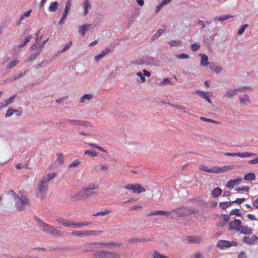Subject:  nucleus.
Masks as SVG:
<instances>
[{
	"mask_svg": "<svg viewBox=\"0 0 258 258\" xmlns=\"http://www.w3.org/2000/svg\"><path fill=\"white\" fill-rule=\"evenodd\" d=\"M201 63L203 66H206L209 64L208 57L205 54H201Z\"/></svg>",
	"mask_w": 258,
	"mask_h": 258,
	"instance_id": "nucleus-31",
	"label": "nucleus"
},
{
	"mask_svg": "<svg viewBox=\"0 0 258 258\" xmlns=\"http://www.w3.org/2000/svg\"><path fill=\"white\" fill-rule=\"evenodd\" d=\"M176 57L178 58H188L189 57L188 55L184 53H181L179 55H176Z\"/></svg>",
	"mask_w": 258,
	"mask_h": 258,
	"instance_id": "nucleus-63",
	"label": "nucleus"
},
{
	"mask_svg": "<svg viewBox=\"0 0 258 258\" xmlns=\"http://www.w3.org/2000/svg\"><path fill=\"white\" fill-rule=\"evenodd\" d=\"M19 60L17 58L10 62L8 66H7L6 69H13L14 68L19 62Z\"/></svg>",
	"mask_w": 258,
	"mask_h": 258,
	"instance_id": "nucleus-41",
	"label": "nucleus"
},
{
	"mask_svg": "<svg viewBox=\"0 0 258 258\" xmlns=\"http://www.w3.org/2000/svg\"><path fill=\"white\" fill-rule=\"evenodd\" d=\"M110 49L108 48H105L104 50H103L98 55L95 56V59L96 61H98L100 58L103 57L104 55L107 54L109 52H110Z\"/></svg>",
	"mask_w": 258,
	"mask_h": 258,
	"instance_id": "nucleus-26",
	"label": "nucleus"
},
{
	"mask_svg": "<svg viewBox=\"0 0 258 258\" xmlns=\"http://www.w3.org/2000/svg\"><path fill=\"white\" fill-rule=\"evenodd\" d=\"M68 14V13L64 12V13L63 14V15H62L60 20L59 21V25H62L63 24L65 20L67 18Z\"/></svg>",
	"mask_w": 258,
	"mask_h": 258,
	"instance_id": "nucleus-57",
	"label": "nucleus"
},
{
	"mask_svg": "<svg viewBox=\"0 0 258 258\" xmlns=\"http://www.w3.org/2000/svg\"><path fill=\"white\" fill-rule=\"evenodd\" d=\"M40 30H39L36 34V43L33 44L31 47L30 49L31 50H34L35 49V47L36 45V43H39L42 39V35H41L39 37H38L39 35L40 34Z\"/></svg>",
	"mask_w": 258,
	"mask_h": 258,
	"instance_id": "nucleus-30",
	"label": "nucleus"
},
{
	"mask_svg": "<svg viewBox=\"0 0 258 258\" xmlns=\"http://www.w3.org/2000/svg\"><path fill=\"white\" fill-rule=\"evenodd\" d=\"M199 169L201 170H202V171H205L207 172L215 173V167H213L212 168H209L207 166L201 165L200 166Z\"/></svg>",
	"mask_w": 258,
	"mask_h": 258,
	"instance_id": "nucleus-29",
	"label": "nucleus"
},
{
	"mask_svg": "<svg viewBox=\"0 0 258 258\" xmlns=\"http://www.w3.org/2000/svg\"><path fill=\"white\" fill-rule=\"evenodd\" d=\"M13 195L16 199V206L18 209L21 210L25 206L28 204L29 199L26 196L20 197L13 191Z\"/></svg>",
	"mask_w": 258,
	"mask_h": 258,
	"instance_id": "nucleus-5",
	"label": "nucleus"
},
{
	"mask_svg": "<svg viewBox=\"0 0 258 258\" xmlns=\"http://www.w3.org/2000/svg\"><path fill=\"white\" fill-rule=\"evenodd\" d=\"M229 220V216L227 214H223L221 215V217L219 218V221L217 223V226L219 227H222L224 226L226 223H228Z\"/></svg>",
	"mask_w": 258,
	"mask_h": 258,
	"instance_id": "nucleus-17",
	"label": "nucleus"
},
{
	"mask_svg": "<svg viewBox=\"0 0 258 258\" xmlns=\"http://www.w3.org/2000/svg\"><path fill=\"white\" fill-rule=\"evenodd\" d=\"M232 204V202H223L219 203V207L222 209H226L228 207H230Z\"/></svg>",
	"mask_w": 258,
	"mask_h": 258,
	"instance_id": "nucleus-37",
	"label": "nucleus"
},
{
	"mask_svg": "<svg viewBox=\"0 0 258 258\" xmlns=\"http://www.w3.org/2000/svg\"><path fill=\"white\" fill-rule=\"evenodd\" d=\"M242 178L239 177L237 179L229 180L226 184V186L229 188H233L235 185H238L241 181Z\"/></svg>",
	"mask_w": 258,
	"mask_h": 258,
	"instance_id": "nucleus-19",
	"label": "nucleus"
},
{
	"mask_svg": "<svg viewBox=\"0 0 258 258\" xmlns=\"http://www.w3.org/2000/svg\"><path fill=\"white\" fill-rule=\"evenodd\" d=\"M248 163L250 164H258V157H257V158H255L254 159L249 160L248 162Z\"/></svg>",
	"mask_w": 258,
	"mask_h": 258,
	"instance_id": "nucleus-64",
	"label": "nucleus"
},
{
	"mask_svg": "<svg viewBox=\"0 0 258 258\" xmlns=\"http://www.w3.org/2000/svg\"><path fill=\"white\" fill-rule=\"evenodd\" d=\"M110 212L111 211L109 210H105L104 211H100L95 214H93V216L95 217L99 216H105L106 215L109 214Z\"/></svg>",
	"mask_w": 258,
	"mask_h": 258,
	"instance_id": "nucleus-40",
	"label": "nucleus"
},
{
	"mask_svg": "<svg viewBox=\"0 0 258 258\" xmlns=\"http://www.w3.org/2000/svg\"><path fill=\"white\" fill-rule=\"evenodd\" d=\"M56 221L58 223L66 227H70L71 220H66L62 218H57Z\"/></svg>",
	"mask_w": 258,
	"mask_h": 258,
	"instance_id": "nucleus-22",
	"label": "nucleus"
},
{
	"mask_svg": "<svg viewBox=\"0 0 258 258\" xmlns=\"http://www.w3.org/2000/svg\"><path fill=\"white\" fill-rule=\"evenodd\" d=\"M229 215L230 216L232 215H235L236 216H240L241 214L239 213V209H233L229 212Z\"/></svg>",
	"mask_w": 258,
	"mask_h": 258,
	"instance_id": "nucleus-48",
	"label": "nucleus"
},
{
	"mask_svg": "<svg viewBox=\"0 0 258 258\" xmlns=\"http://www.w3.org/2000/svg\"><path fill=\"white\" fill-rule=\"evenodd\" d=\"M164 30H162L161 29H159L157 32L153 35L152 37V39L154 40L158 38L163 33Z\"/></svg>",
	"mask_w": 258,
	"mask_h": 258,
	"instance_id": "nucleus-50",
	"label": "nucleus"
},
{
	"mask_svg": "<svg viewBox=\"0 0 258 258\" xmlns=\"http://www.w3.org/2000/svg\"><path fill=\"white\" fill-rule=\"evenodd\" d=\"M17 96V95L12 96L10 97L8 99L4 101V102L6 106H8L9 104H11L15 99V97Z\"/></svg>",
	"mask_w": 258,
	"mask_h": 258,
	"instance_id": "nucleus-52",
	"label": "nucleus"
},
{
	"mask_svg": "<svg viewBox=\"0 0 258 258\" xmlns=\"http://www.w3.org/2000/svg\"><path fill=\"white\" fill-rule=\"evenodd\" d=\"M103 233V231L99 230H85V231H75L72 232V235L73 236L81 237V236H89L91 235H99Z\"/></svg>",
	"mask_w": 258,
	"mask_h": 258,
	"instance_id": "nucleus-6",
	"label": "nucleus"
},
{
	"mask_svg": "<svg viewBox=\"0 0 258 258\" xmlns=\"http://www.w3.org/2000/svg\"><path fill=\"white\" fill-rule=\"evenodd\" d=\"M80 162L79 159H75L73 162L69 164V167L70 168L75 167L80 164Z\"/></svg>",
	"mask_w": 258,
	"mask_h": 258,
	"instance_id": "nucleus-53",
	"label": "nucleus"
},
{
	"mask_svg": "<svg viewBox=\"0 0 258 258\" xmlns=\"http://www.w3.org/2000/svg\"><path fill=\"white\" fill-rule=\"evenodd\" d=\"M17 111V110L16 109L9 108L6 112V117H10L12 115L13 113L16 112Z\"/></svg>",
	"mask_w": 258,
	"mask_h": 258,
	"instance_id": "nucleus-51",
	"label": "nucleus"
},
{
	"mask_svg": "<svg viewBox=\"0 0 258 258\" xmlns=\"http://www.w3.org/2000/svg\"><path fill=\"white\" fill-rule=\"evenodd\" d=\"M95 258H119V254L117 252L99 250L94 254Z\"/></svg>",
	"mask_w": 258,
	"mask_h": 258,
	"instance_id": "nucleus-4",
	"label": "nucleus"
},
{
	"mask_svg": "<svg viewBox=\"0 0 258 258\" xmlns=\"http://www.w3.org/2000/svg\"><path fill=\"white\" fill-rule=\"evenodd\" d=\"M200 119L204 121H206V122H212V123H217V122L214 120H213V119H209V118H205V117H200Z\"/></svg>",
	"mask_w": 258,
	"mask_h": 258,
	"instance_id": "nucleus-59",
	"label": "nucleus"
},
{
	"mask_svg": "<svg viewBox=\"0 0 258 258\" xmlns=\"http://www.w3.org/2000/svg\"><path fill=\"white\" fill-rule=\"evenodd\" d=\"M37 224L39 228L44 232L53 236L59 237L61 236L60 232L53 226L49 225L42 220L37 221Z\"/></svg>",
	"mask_w": 258,
	"mask_h": 258,
	"instance_id": "nucleus-3",
	"label": "nucleus"
},
{
	"mask_svg": "<svg viewBox=\"0 0 258 258\" xmlns=\"http://www.w3.org/2000/svg\"><path fill=\"white\" fill-rule=\"evenodd\" d=\"M228 230L240 232L245 235H251L253 229L248 225H242L241 221L237 219L230 221L228 222Z\"/></svg>",
	"mask_w": 258,
	"mask_h": 258,
	"instance_id": "nucleus-2",
	"label": "nucleus"
},
{
	"mask_svg": "<svg viewBox=\"0 0 258 258\" xmlns=\"http://www.w3.org/2000/svg\"><path fill=\"white\" fill-rule=\"evenodd\" d=\"M195 93L199 94L203 98L206 99L209 103H211L212 102L211 100L209 98L208 92L197 90Z\"/></svg>",
	"mask_w": 258,
	"mask_h": 258,
	"instance_id": "nucleus-23",
	"label": "nucleus"
},
{
	"mask_svg": "<svg viewBox=\"0 0 258 258\" xmlns=\"http://www.w3.org/2000/svg\"><path fill=\"white\" fill-rule=\"evenodd\" d=\"M246 89H250L249 87H238L234 89H230L226 92L225 96L228 98H230L237 94L238 92H242Z\"/></svg>",
	"mask_w": 258,
	"mask_h": 258,
	"instance_id": "nucleus-10",
	"label": "nucleus"
},
{
	"mask_svg": "<svg viewBox=\"0 0 258 258\" xmlns=\"http://www.w3.org/2000/svg\"><path fill=\"white\" fill-rule=\"evenodd\" d=\"M63 156L62 153H60L57 154V160L59 161L60 163H62L63 162Z\"/></svg>",
	"mask_w": 258,
	"mask_h": 258,
	"instance_id": "nucleus-61",
	"label": "nucleus"
},
{
	"mask_svg": "<svg viewBox=\"0 0 258 258\" xmlns=\"http://www.w3.org/2000/svg\"><path fill=\"white\" fill-rule=\"evenodd\" d=\"M245 200V198H237L235 201H232V203L241 204Z\"/></svg>",
	"mask_w": 258,
	"mask_h": 258,
	"instance_id": "nucleus-62",
	"label": "nucleus"
},
{
	"mask_svg": "<svg viewBox=\"0 0 258 258\" xmlns=\"http://www.w3.org/2000/svg\"><path fill=\"white\" fill-rule=\"evenodd\" d=\"M258 237L254 235L246 236L242 239V242L248 245L254 244L257 242Z\"/></svg>",
	"mask_w": 258,
	"mask_h": 258,
	"instance_id": "nucleus-13",
	"label": "nucleus"
},
{
	"mask_svg": "<svg viewBox=\"0 0 258 258\" xmlns=\"http://www.w3.org/2000/svg\"><path fill=\"white\" fill-rule=\"evenodd\" d=\"M200 48V45L197 43L192 44L191 46V49L193 51H197Z\"/></svg>",
	"mask_w": 258,
	"mask_h": 258,
	"instance_id": "nucleus-55",
	"label": "nucleus"
},
{
	"mask_svg": "<svg viewBox=\"0 0 258 258\" xmlns=\"http://www.w3.org/2000/svg\"><path fill=\"white\" fill-rule=\"evenodd\" d=\"M58 6V3L57 2H52L50 4L49 7V11L50 12H55L57 9Z\"/></svg>",
	"mask_w": 258,
	"mask_h": 258,
	"instance_id": "nucleus-33",
	"label": "nucleus"
},
{
	"mask_svg": "<svg viewBox=\"0 0 258 258\" xmlns=\"http://www.w3.org/2000/svg\"><path fill=\"white\" fill-rule=\"evenodd\" d=\"M72 199L74 201H81L86 199L84 190L82 188L78 192L72 196Z\"/></svg>",
	"mask_w": 258,
	"mask_h": 258,
	"instance_id": "nucleus-14",
	"label": "nucleus"
},
{
	"mask_svg": "<svg viewBox=\"0 0 258 258\" xmlns=\"http://www.w3.org/2000/svg\"><path fill=\"white\" fill-rule=\"evenodd\" d=\"M171 84H172V83L171 82V78H166L163 79V81L160 82L159 83V85L160 86H163V85H166Z\"/></svg>",
	"mask_w": 258,
	"mask_h": 258,
	"instance_id": "nucleus-44",
	"label": "nucleus"
},
{
	"mask_svg": "<svg viewBox=\"0 0 258 258\" xmlns=\"http://www.w3.org/2000/svg\"><path fill=\"white\" fill-rule=\"evenodd\" d=\"M121 243L120 242H108V247H118L121 246Z\"/></svg>",
	"mask_w": 258,
	"mask_h": 258,
	"instance_id": "nucleus-56",
	"label": "nucleus"
},
{
	"mask_svg": "<svg viewBox=\"0 0 258 258\" xmlns=\"http://www.w3.org/2000/svg\"><path fill=\"white\" fill-rule=\"evenodd\" d=\"M31 12V10H30L26 11L22 15H21L20 16V21L18 22V25H19L20 24L21 21L23 20L25 18V17H28L30 15Z\"/></svg>",
	"mask_w": 258,
	"mask_h": 258,
	"instance_id": "nucleus-39",
	"label": "nucleus"
},
{
	"mask_svg": "<svg viewBox=\"0 0 258 258\" xmlns=\"http://www.w3.org/2000/svg\"><path fill=\"white\" fill-rule=\"evenodd\" d=\"M90 27V25H83L79 28V32L81 33L83 36H84L86 31L88 30V28Z\"/></svg>",
	"mask_w": 258,
	"mask_h": 258,
	"instance_id": "nucleus-32",
	"label": "nucleus"
},
{
	"mask_svg": "<svg viewBox=\"0 0 258 258\" xmlns=\"http://www.w3.org/2000/svg\"><path fill=\"white\" fill-rule=\"evenodd\" d=\"M168 43L171 46H174L180 45L181 44V42L180 40H172L169 42Z\"/></svg>",
	"mask_w": 258,
	"mask_h": 258,
	"instance_id": "nucleus-54",
	"label": "nucleus"
},
{
	"mask_svg": "<svg viewBox=\"0 0 258 258\" xmlns=\"http://www.w3.org/2000/svg\"><path fill=\"white\" fill-rule=\"evenodd\" d=\"M186 240L188 243H200L202 241L203 238L198 236H188L186 237Z\"/></svg>",
	"mask_w": 258,
	"mask_h": 258,
	"instance_id": "nucleus-18",
	"label": "nucleus"
},
{
	"mask_svg": "<svg viewBox=\"0 0 258 258\" xmlns=\"http://www.w3.org/2000/svg\"><path fill=\"white\" fill-rule=\"evenodd\" d=\"M235 190L238 192H240L241 191H248L249 190V188L248 186H244L241 188H236Z\"/></svg>",
	"mask_w": 258,
	"mask_h": 258,
	"instance_id": "nucleus-60",
	"label": "nucleus"
},
{
	"mask_svg": "<svg viewBox=\"0 0 258 258\" xmlns=\"http://www.w3.org/2000/svg\"><path fill=\"white\" fill-rule=\"evenodd\" d=\"M256 154L254 153H248V152H243V153H240V152H237V153H229V152H226L225 153V155L226 156H232V157H234V156H237V157H241V158H244V157H250V156H255Z\"/></svg>",
	"mask_w": 258,
	"mask_h": 258,
	"instance_id": "nucleus-12",
	"label": "nucleus"
},
{
	"mask_svg": "<svg viewBox=\"0 0 258 258\" xmlns=\"http://www.w3.org/2000/svg\"><path fill=\"white\" fill-rule=\"evenodd\" d=\"M171 212H175L178 217H182L191 215L195 213L196 211L195 209L192 208L183 207L172 210Z\"/></svg>",
	"mask_w": 258,
	"mask_h": 258,
	"instance_id": "nucleus-7",
	"label": "nucleus"
},
{
	"mask_svg": "<svg viewBox=\"0 0 258 258\" xmlns=\"http://www.w3.org/2000/svg\"><path fill=\"white\" fill-rule=\"evenodd\" d=\"M99 244L98 242H91L86 244L84 245V251H92L95 249L99 248Z\"/></svg>",
	"mask_w": 258,
	"mask_h": 258,
	"instance_id": "nucleus-16",
	"label": "nucleus"
},
{
	"mask_svg": "<svg viewBox=\"0 0 258 258\" xmlns=\"http://www.w3.org/2000/svg\"><path fill=\"white\" fill-rule=\"evenodd\" d=\"M49 40V38H48L45 40H44L42 42V45L40 46V47L38 48V51L34 54H31L29 57V60H32L35 59L39 54V53L40 51L42 49V48L44 46L45 44L47 42V41Z\"/></svg>",
	"mask_w": 258,
	"mask_h": 258,
	"instance_id": "nucleus-21",
	"label": "nucleus"
},
{
	"mask_svg": "<svg viewBox=\"0 0 258 258\" xmlns=\"http://www.w3.org/2000/svg\"><path fill=\"white\" fill-rule=\"evenodd\" d=\"M66 121L73 125H79L80 124V120L74 119H67Z\"/></svg>",
	"mask_w": 258,
	"mask_h": 258,
	"instance_id": "nucleus-47",
	"label": "nucleus"
},
{
	"mask_svg": "<svg viewBox=\"0 0 258 258\" xmlns=\"http://www.w3.org/2000/svg\"><path fill=\"white\" fill-rule=\"evenodd\" d=\"M84 154L89 155L92 157H96L97 156V153L95 151H92L91 150H87L84 152Z\"/></svg>",
	"mask_w": 258,
	"mask_h": 258,
	"instance_id": "nucleus-45",
	"label": "nucleus"
},
{
	"mask_svg": "<svg viewBox=\"0 0 258 258\" xmlns=\"http://www.w3.org/2000/svg\"><path fill=\"white\" fill-rule=\"evenodd\" d=\"M234 168V165H225L222 167L215 166V173L227 172Z\"/></svg>",
	"mask_w": 258,
	"mask_h": 258,
	"instance_id": "nucleus-15",
	"label": "nucleus"
},
{
	"mask_svg": "<svg viewBox=\"0 0 258 258\" xmlns=\"http://www.w3.org/2000/svg\"><path fill=\"white\" fill-rule=\"evenodd\" d=\"M70 227L74 228H80L81 227V222H75L71 220Z\"/></svg>",
	"mask_w": 258,
	"mask_h": 258,
	"instance_id": "nucleus-38",
	"label": "nucleus"
},
{
	"mask_svg": "<svg viewBox=\"0 0 258 258\" xmlns=\"http://www.w3.org/2000/svg\"><path fill=\"white\" fill-rule=\"evenodd\" d=\"M233 17V16L231 15H221L219 17H217L216 18H215V20L217 19L220 21H223L228 19L232 18Z\"/></svg>",
	"mask_w": 258,
	"mask_h": 258,
	"instance_id": "nucleus-36",
	"label": "nucleus"
},
{
	"mask_svg": "<svg viewBox=\"0 0 258 258\" xmlns=\"http://www.w3.org/2000/svg\"><path fill=\"white\" fill-rule=\"evenodd\" d=\"M210 69L211 71L217 74L221 73L223 70L222 67L214 63H211L210 64Z\"/></svg>",
	"mask_w": 258,
	"mask_h": 258,
	"instance_id": "nucleus-24",
	"label": "nucleus"
},
{
	"mask_svg": "<svg viewBox=\"0 0 258 258\" xmlns=\"http://www.w3.org/2000/svg\"><path fill=\"white\" fill-rule=\"evenodd\" d=\"M84 15H86L88 13V8L91 6L89 1L88 0L85 1L84 4Z\"/></svg>",
	"mask_w": 258,
	"mask_h": 258,
	"instance_id": "nucleus-43",
	"label": "nucleus"
},
{
	"mask_svg": "<svg viewBox=\"0 0 258 258\" xmlns=\"http://www.w3.org/2000/svg\"><path fill=\"white\" fill-rule=\"evenodd\" d=\"M237 242L234 241H228L225 240H220L217 242V247L223 249L225 248H228L231 246H237Z\"/></svg>",
	"mask_w": 258,
	"mask_h": 258,
	"instance_id": "nucleus-9",
	"label": "nucleus"
},
{
	"mask_svg": "<svg viewBox=\"0 0 258 258\" xmlns=\"http://www.w3.org/2000/svg\"><path fill=\"white\" fill-rule=\"evenodd\" d=\"M125 189L132 190L134 193L140 194L142 192H145L146 189L139 184H128L124 186Z\"/></svg>",
	"mask_w": 258,
	"mask_h": 258,
	"instance_id": "nucleus-8",
	"label": "nucleus"
},
{
	"mask_svg": "<svg viewBox=\"0 0 258 258\" xmlns=\"http://www.w3.org/2000/svg\"><path fill=\"white\" fill-rule=\"evenodd\" d=\"M79 125H83L87 127H93L92 124L89 121H85L80 120V124Z\"/></svg>",
	"mask_w": 258,
	"mask_h": 258,
	"instance_id": "nucleus-49",
	"label": "nucleus"
},
{
	"mask_svg": "<svg viewBox=\"0 0 258 258\" xmlns=\"http://www.w3.org/2000/svg\"><path fill=\"white\" fill-rule=\"evenodd\" d=\"M93 97V95L91 94H85L83 95L80 100V103H83L85 101V100H90Z\"/></svg>",
	"mask_w": 258,
	"mask_h": 258,
	"instance_id": "nucleus-34",
	"label": "nucleus"
},
{
	"mask_svg": "<svg viewBox=\"0 0 258 258\" xmlns=\"http://www.w3.org/2000/svg\"><path fill=\"white\" fill-rule=\"evenodd\" d=\"M55 174H46L43 176L38 183L36 197L40 199L44 197L48 190V182L55 176Z\"/></svg>",
	"mask_w": 258,
	"mask_h": 258,
	"instance_id": "nucleus-1",
	"label": "nucleus"
},
{
	"mask_svg": "<svg viewBox=\"0 0 258 258\" xmlns=\"http://www.w3.org/2000/svg\"><path fill=\"white\" fill-rule=\"evenodd\" d=\"M222 190L220 187L214 188L212 191V195L213 197H218L222 194Z\"/></svg>",
	"mask_w": 258,
	"mask_h": 258,
	"instance_id": "nucleus-28",
	"label": "nucleus"
},
{
	"mask_svg": "<svg viewBox=\"0 0 258 258\" xmlns=\"http://www.w3.org/2000/svg\"><path fill=\"white\" fill-rule=\"evenodd\" d=\"M172 107L177 109L179 111H182V112H184V113L188 114L187 111L186 110V108L183 106L176 104L175 105H172Z\"/></svg>",
	"mask_w": 258,
	"mask_h": 258,
	"instance_id": "nucleus-42",
	"label": "nucleus"
},
{
	"mask_svg": "<svg viewBox=\"0 0 258 258\" xmlns=\"http://www.w3.org/2000/svg\"><path fill=\"white\" fill-rule=\"evenodd\" d=\"M248 26L249 25L247 24L242 25L238 31L237 34L238 35H241L244 32L245 29L248 27Z\"/></svg>",
	"mask_w": 258,
	"mask_h": 258,
	"instance_id": "nucleus-46",
	"label": "nucleus"
},
{
	"mask_svg": "<svg viewBox=\"0 0 258 258\" xmlns=\"http://www.w3.org/2000/svg\"><path fill=\"white\" fill-rule=\"evenodd\" d=\"M71 2L70 1H68L66 4V7H65V9H64V12L68 13L69 10L71 9Z\"/></svg>",
	"mask_w": 258,
	"mask_h": 258,
	"instance_id": "nucleus-58",
	"label": "nucleus"
},
{
	"mask_svg": "<svg viewBox=\"0 0 258 258\" xmlns=\"http://www.w3.org/2000/svg\"><path fill=\"white\" fill-rule=\"evenodd\" d=\"M239 100L241 103L247 104L250 102V100L248 95L245 94L239 96Z\"/></svg>",
	"mask_w": 258,
	"mask_h": 258,
	"instance_id": "nucleus-25",
	"label": "nucleus"
},
{
	"mask_svg": "<svg viewBox=\"0 0 258 258\" xmlns=\"http://www.w3.org/2000/svg\"><path fill=\"white\" fill-rule=\"evenodd\" d=\"M172 213V212L170 211H156L155 212H151L148 214L149 216H155V215H164L167 217L170 215Z\"/></svg>",
	"mask_w": 258,
	"mask_h": 258,
	"instance_id": "nucleus-20",
	"label": "nucleus"
},
{
	"mask_svg": "<svg viewBox=\"0 0 258 258\" xmlns=\"http://www.w3.org/2000/svg\"><path fill=\"white\" fill-rule=\"evenodd\" d=\"M98 186L95 184L89 185L88 187H82L86 198H88L90 196L95 194L93 190L98 189Z\"/></svg>",
	"mask_w": 258,
	"mask_h": 258,
	"instance_id": "nucleus-11",
	"label": "nucleus"
},
{
	"mask_svg": "<svg viewBox=\"0 0 258 258\" xmlns=\"http://www.w3.org/2000/svg\"><path fill=\"white\" fill-rule=\"evenodd\" d=\"M153 258H169L168 256L161 254L158 251L155 250L153 252Z\"/></svg>",
	"mask_w": 258,
	"mask_h": 258,
	"instance_id": "nucleus-35",
	"label": "nucleus"
},
{
	"mask_svg": "<svg viewBox=\"0 0 258 258\" xmlns=\"http://www.w3.org/2000/svg\"><path fill=\"white\" fill-rule=\"evenodd\" d=\"M244 180L247 181H252L255 180V175L253 173L250 172L245 174L243 178Z\"/></svg>",
	"mask_w": 258,
	"mask_h": 258,
	"instance_id": "nucleus-27",
	"label": "nucleus"
}]
</instances>
